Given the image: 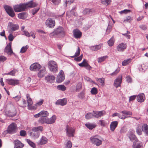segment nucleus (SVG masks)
I'll return each mask as SVG.
<instances>
[{
	"label": "nucleus",
	"instance_id": "nucleus-43",
	"mask_svg": "<svg viewBox=\"0 0 148 148\" xmlns=\"http://www.w3.org/2000/svg\"><path fill=\"white\" fill-rule=\"evenodd\" d=\"M101 3L105 5H109L111 2V0H101Z\"/></svg>",
	"mask_w": 148,
	"mask_h": 148
},
{
	"label": "nucleus",
	"instance_id": "nucleus-15",
	"mask_svg": "<svg viewBox=\"0 0 148 148\" xmlns=\"http://www.w3.org/2000/svg\"><path fill=\"white\" fill-rule=\"evenodd\" d=\"M122 77L121 75H119L114 81V86L116 88L121 86L122 82Z\"/></svg>",
	"mask_w": 148,
	"mask_h": 148
},
{
	"label": "nucleus",
	"instance_id": "nucleus-28",
	"mask_svg": "<svg viewBox=\"0 0 148 148\" xmlns=\"http://www.w3.org/2000/svg\"><path fill=\"white\" fill-rule=\"evenodd\" d=\"M55 79V77L53 75H47L45 77V79L47 82L52 83Z\"/></svg>",
	"mask_w": 148,
	"mask_h": 148
},
{
	"label": "nucleus",
	"instance_id": "nucleus-18",
	"mask_svg": "<svg viewBox=\"0 0 148 148\" xmlns=\"http://www.w3.org/2000/svg\"><path fill=\"white\" fill-rule=\"evenodd\" d=\"M6 82L10 85H15L19 84L18 80L11 79H6Z\"/></svg>",
	"mask_w": 148,
	"mask_h": 148
},
{
	"label": "nucleus",
	"instance_id": "nucleus-48",
	"mask_svg": "<svg viewBox=\"0 0 148 148\" xmlns=\"http://www.w3.org/2000/svg\"><path fill=\"white\" fill-rule=\"evenodd\" d=\"M16 71L15 69H14L10 72L5 73V74L6 75H10L12 76H14L15 74L16 73Z\"/></svg>",
	"mask_w": 148,
	"mask_h": 148
},
{
	"label": "nucleus",
	"instance_id": "nucleus-25",
	"mask_svg": "<svg viewBox=\"0 0 148 148\" xmlns=\"http://www.w3.org/2000/svg\"><path fill=\"white\" fill-rule=\"evenodd\" d=\"M118 124V122L117 121H114L111 122L110 124V130L113 131L117 127Z\"/></svg>",
	"mask_w": 148,
	"mask_h": 148
},
{
	"label": "nucleus",
	"instance_id": "nucleus-57",
	"mask_svg": "<svg viewBox=\"0 0 148 148\" xmlns=\"http://www.w3.org/2000/svg\"><path fill=\"white\" fill-rule=\"evenodd\" d=\"M86 63H87L85 59H84L81 63L79 64L78 65L81 67H84Z\"/></svg>",
	"mask_w": 148,
	"mask_h": 148
},
{
	"label": "nucleus",
	"instance_id": "nucleus-61",
	"mask_svg": "<svg viewBox=\"0 0 148 148\" xmlns=\"http://www.w3.org/2000/svg\"><path fill=\"white\" fill-rule=\"evenodd\" d=\"M82 83L80 82L78 83L77 85L76 90H79L82 88Z\"/></svg>",
	"mask_w": 148,
	"mask_h": 148
},
{
	"label": "nucleus",
	"instance_id": "nucleus-7",
	"mask_svg": "<svg viewBox=\"0 0 148 148\" xmlns=\"http://www.w3.org/2000/svg\"><path fill=\"white\" fill-rule=\"evenodd\" d=\"M75 130V129L74 127H70L68 125L67 126L66 129V135L68 137L74 136Z\"/></svg>",
	"mask_w": 148,
	"mask_h": 148
},
{
	"label": "nucleus",
	"instance_id": "nucleus-22",
	"mask_svg": "<svg viewBox=\"0 0 148 148\" xmlns=\"http://www.w3.org/2000/svg\"><path fill=\"white\" fill-rule=\"evenodd\" d=\"M145 96L143 93L139 94L137 96V100L139 102H142L145 99Z\"/></svg>",
	"mask_w": 148,
	"mask_h": 148
},
{
	"label": "nucleus",
	"instance_id": "nucleus-34",
	"mask_svg": "<svg viewBox=\"0 0 148 148\" xmlns=\"http://www.w3.org/2000/svg\"><path fill=\"white\" fill-rule=\"evenodd\" d=\"M85 118L86 119H89L94 118L93 113L88 112L87 113L85 116Z\"/></svg>",
	"mask_w": 148,
	"mask_h": 148
},
{
	"label": "nucleus",
	"instance_id": "nucleus-9",
	"mask_svg": "<svg viewBox=\"0 0 148 148\" xmlns=\"http://www.w3.org/2000/svg\"><path fill=\"white\" fill-rule=\"evenodd\" d=\"M4 52L8 55H11L12 54L15 55L11 48V42H10L7 45L4 49Z\"/></svg>",
	"mask_w": 148,
	"mask_h": 148
},
{
	"label": "nucleus",
	"instance_id": "nucleus-54",
	"mask_svg": "<svg viewBox=\"0 0 148 148\" xmlns=\"http://www.w3.org/2000/svg\"><path fill=\"white\" fill-rule=\"evenodd\" d=\"M72 147V144L70 140L68 141L67 143L66 144V148H71Z\"/></svg>",
	"mask_w": 148,
	"mask_h": 148
},
{
	"label": "nucleus",
	"instance_id": "nucleus-5",
	"mask_svg": "<svg viewBox=\"0 0 148 148\" xmlns=\"http://www.w3.org/2000/svg\"><path fill=\"white\" fill-rule=\"evenodd\" d=\"M17 129L16 124L14 123H12L8 127L7 131L10 134H13L16 132Z\"/></svg>",
	"mask_w": 148,
	"mask_h": 148
},
{
	"label": "nucleus",
	"instance_id": "nucleus-40",
	"mask_svg": "<svg viewBox=\"0 0 148 148\" xmlns=\"http://www.w3.org/2000/svg\"><path fill=\"white\" fill-rule=\"evenodd\" d=\"M80 50L79 47H77V49L75 53V55L72 56H71V57L72 58H74L75 57L78 56L80 54Z\"/></svg>",
	"mask_w": 148,
	"mask_h": 148
},
{
	"label": "nucleus",
	"instance_id": "nucleus-56",
	"mask_svg": "<svg viewBox=\"0 0 148 148\" xmlns=\"http://www.w3.org/2000/svg\"><path fill=\"white\" fill-rule=\"evenodd\" d=\"M121 113L123 114L131 115L132 114V112L129 111H127L126 110L123 111L121 112Z\"/></svg>",
	"mask_w": 148,
	"mask_h": 148
},
{
	"label": "nucleus",
	"instance_id": "nucleus-14",
	"mask_svg": "<svg viewBox=\"0 0 148 148\" xmlns=\"http://www.w3.org/2000/svg\"><path fill=\"white\" fill-rule=\"evenodd\" d=\"M94 117L95 118H99L105 115L106 114L105 111L104 110L97 111H93Z\"/></svg>",
	"mask_w": 148,
	"mask_h": 148
},
{
	"label": "nucleus",
	"instance_id": "nucleus-8",
	"mask_svg": "<svg viewBox=\"0 0 148 148\" xmlns=\"http://www.w3.org/2000/svg\"><path fill=\"white\" fill-rule=\"evenodd\" d=\"M19 29V26L18 25L14 24L12 22H9L8 26V29L9 31L12 32Z\"/></svg>",
	"mask_w": 148,
	"mask_h": 148
},
{
	"label": "nucleus",
	"instance_id": "nucleus-31",
	"mask_svg": "<svg viewBox=\"0 0 148 148\" xmlns=\"http://www.w3.org/2000/svg\"><path fill=\"white\" fill-rule=\"evenodd\" d=\"M136 132L138 135H140L142 134V126L139 125L136 128Z\"/></svg>",
	"mask_w": 148,
	"mask_h": 148
},
{
	"label": "nucleus",
	"instance_id": "nucleus-27",
	"mask_svg": "<svg viewBox=\"0 0 148 148\" xmlns=\"http://www.w3.org/2000/svg\"><path fill=\"white\" fill-rule=\"evenodd\" d=\"M46 73V71L45 68H44L43 69H41L38 73V75L39 77H44Z\"/></svg>",
	"mask_w": 148,
	"mask_h": 148
},
{
	"label": "nucleus",
	"instance_id": "nucleus-59",
	"mask_svg": "<svg viewBox=\"0 0 148 148\" xmlns=\"http://www.w3.org/2000/svg\"><path fill=\"white\" fill-rule=\"evenodd\" d=\"M40 8H34L32 10V13L33 15L35 14L39 10Z\"/></svg>",
	"mask_w": 148,
	"mask_h": 148
},
{
	"label": "nucleus",
	"instance_id": "nucleus-47",
	"mask_svg": "<svg viewBox=\"0 0 148 148\" xmlns=\"http://www.w3.org/2000/svg\"><path fill=\"white\" fill-rule=\"evenodd\" d=\"M108 58L107 56H103V57L99 58L98 59V62L99 63H101L105 60Z\"/></svg>",
	"mask_w": 148,
	"mask_h": 148
},
{
	"label": "nucleus",
	"instance_id": "nucleus-30",
	"mask_svg": "<svg viewBox=\"0 0 148 148\" xmlns=\"http://www.w3.org/2000/svg\"><path fill=\"white\" fill-rule=\"evenodd\" d=\"M86 126L90 130H92L95 128L96 126L95 124L90 123H87L85 124Z\"/></svg>",
	"mask_w": 148,
	"mask_h": 148
},
{
	"label": "nucleus",
	"instance_id": "nucleus-60",
	"mask_svg": "<svg viewBox=\"0 0 148 148\" xmlns=\"http://www.w3.org/2000/svg\"><path fill=\"white\" fill-rule=\"evenodd\" d=\"M8 39L10 41H12L14 38V37L12 33L10 34L8 36Z\"/></svg>",
	"mask_w": 148,
	"mask_h": 148
},
{
	"label": "nucleus",
	"instance_id": "nucleus-53",
	"mask_svg": "<svg viewBox=\"0 0 148 148\" xmlns=\"http://www.w3.org/2000/svg\"><path fill=\"white\" fill-rule=\"evenodd\" d=\"M114 42V41L112 38H111L108 41V44L110 46H112L113 45Z\"/></svg>",
	"mask_w": 148,
	"mask_h": 148
},
{
	"label": "nucleus",
	"instance_id": "nucleus-58",
	"mask_svg": "<svg viewBox=\"0 0 148 148\" xmlns=\"http://www.w3.org/2000/svg\"><path fill=\"white\" fill-rule=\"evenodd\" d=\"M120 70L118 69H117L113 73L110 74V75L114 76L116 75L117 73L119 72Z\"/></svg>",
	"mask_w": 148,
	"mask_h": 148
},
{
	"label": "nucleus",
	"instance_id": "nucleus-19",
	"mask_svg": "<svg viewBox=\"0 0 148 148\" xmlns=\"http://www.w3.org/2000/svg\"><path fill=\"white\" fill-rule=\"evenodd\" d=\"M26 96L27 100V102L28 103L27 106L28 107V109L29 110H32V107L33 103V102L32 101V99L30 97V95L29 94H27Z\"/></svg>",
	"mask_w": 148,
	"mask_h": 148
},
{
	"label": "nucleus",
	"instance_id": "nucleus-37",
	"mask_svg": "<svg viewBox=\"0 0 148 148\" xmlns=\"http://www.w3.org/2000/svg\"><path fill=\"white\" fill-rule=\"evenodd\" d=\"M131 59L130 58L124 60L122 62V65L123 66L127 65L131 62Z\"/></svg>",
	"mask_w": 148,
	"mask_h": 148
},
{
	"label": "nucleus",
	"instance_id": "nucleus-55",
	"mask_svg": "<svg viewBox=\"0 0 148 148\" xmlns=\"http://www.w3.org/2000/svg\"><path fill=\"white\" fill-rule=\"evenodd\" d=\"M28 47L27 45H26L25 47H22L21 50L20 52L21 53H24L27 50Z\"/></svg>",
	"mask_w": 148,
	"mask_h": 148
},
{
	"label": "nucleus",
	"instance_id": "nucleus-11",
	"mask_svg": "<svg viewBox=\"0 0 148 148\" xmlns=\"http://www.w3.org/2000/svg\"><path fill=\"white\" fill-rule=\"evenodd\" d=\"M45 25L47 27L53 28L55 25V21L51 18H49L46 20Z\"/></svg>",
	"mask_w": 148,
	"mask_h": 148
},
{
	"label": "nucleus",
	"instance_id": "nucleus-10",
	"mask_svg": "<svg viewBox=\"0 0 148 148\" xmlns=\"http://www.w3.org/2000/svg\"><path fill=\"white\" fill-rule=\"evenodd\" d=\"M4 8L10 16L11 17H14V16L15 13L12 8L7 5H4Z\"/></svg>",
	"mask_w": 148,
	"mask_h": 148
},
{
	"label": "nucleus",
	"instance_id": "nucleus-38",
	"mask_svg": "<svg viewBox=\"0 0 148 148\" xmlns=\"http://www.w3.org/2000/svg\"><path fill=\"white\" fill-rule=\"evenodd\" d=\"M148 67L147 66L145 65L144 64H143L140 66L139 69L140 71H144L147 69Z\"/></svg>",
	"mask_w": 148,
	"mask_h": 148
},
{
	"label": "nucleus",
	"instance_id": "nucleus-2",
	"mask_svg": "<svg viewBox=\"0 0 148 148\" xmlns=\"http://www.w3.org/2000/svg\"><path fill=\"white\" fill-rule=\"evenodd\" d=\"M90 139L91 142L93 144L98 146L101 145L103 139L99 136L96 135L91 137Z\"/></svg>",
	"mask_w": 148,
	"mask_h": 148
},
{
	"label": "nucleus",
	"instance_id": "nucleus-23",
	"mask_svg": "<svg viewBox=\"0 0 148 148\" xmlns=\"http://www.w3.org/2000/svg\"><path fill=\"white\" fill-rule=\"evenodd\" d=\"M128 137L130 140L132 141L137 142L138 141L135 135L131 132H129Z\"/></svg>",
	"mask_w": 148,
	"mask_h": 148
},
{
	"label": "nucleus",
	"instance_id": "nucleus-51",
	"mask_svg": "<svg viewBox=\"0 0 148 148\" xmlns=\"http://www.w3.org/2000/svg\"><path fill=\"white\" fill-rule=\"evenodd\" d=\"M132 17L130 16H128L124 20V22H130L132 20Z\"/></svg>",
	"mask_w": 148,
	"mask_h": 148
},
{
	"label": "nucleus",
	"instance_id": "nucleus-63",
	"mask_svg": "<svg viewBox=\"0 0 148 148\" xmlns=\"http://www.w3.org/2000/svg\"><path fill=\"white\" fill-rule=\"evenodd\" d=\"M83 57L82 54L80 56L76 58H75L74 59L76 61H80Z\"/></svg>",
	"mask_w": 148,
	"mask_h": 148
},
{
	"label": "nucleus",
	"instance_id": "nucleus-45",
	"mask_svg": "<svg viewBox=\"0 0 148 148\" xmlns=\"http://www.w3.org/2000/svg\"><path fill=\"white\" fill-rule=\"evenodd\" d=\"M74 0H68V1L66 0L64 3V6L65 7H66L67 6V4L68 5H70L71 3L74 2Z\"/></svg>",
	"mask_w": 148,
	"mask_h": 148
},
{
	"label": "nucleus",
	"instance_id": "nucleus-36",
	"mask_svg": "<svg viewBox=\"0 0 148 148\" xmlns=\"http://www.w3.org/2000/svg\"><path fill=\"white\" fill-rule=\"evenodd\" d=\"M40 116L41 117H45L48 115V112L45 111H42L40 112Z\"/></svg>",
	"mask_w": 148,
	"mask_h": 148
},
{
	"label": "nucleus",
	"instance_id": "nucleus-44",
	"mask_svg": "<svg viewBox=\"0 0 148 148\" xmlns=\"http://www.w3.org/2000/svg\"><path fill=\"white\" fill-rule=\"evenodd\" d=\"M92 12V10L89 8H86L84 10L83 12L84 14H89Z\"/></svg>",
	"mask_w": 148,
	"mask_h": 148
},
{
	"label": "nucleus",
	"instance_id": "nucleus-6",
	"mask_svg": "<svg viewBox=\"0 0 148 148\" xmlns=\"http://www.w3.org/2000/svg\"><path fill=\"white\" fill-rule=\"evenodd\" d=\"M14 9L16 12H19L25 11L26 10V6L24 3H21L14 6Z\"/></svg>",
	"mask_w": 148,
	"mask_h": 148
},
{
	"label": "nucleus",
	"instance_id": "nucleus-26",
	"mask_svg": "<svg viewBox=\"0 0 148 148\" xmlns=\"http://www.w3.org/2000/svg\"><path fill=\"white\" fill-rule=\"evenodd\" d=\"M56 119V116L53 115L50 118H47V124H51L54 123Z\"/></svg>",
	"mask_w": 148,
	"mask_h": 148
},
{
	"label": "nucleus",
	"instance_id": "nucleus-49",
	"mask_svg": "<svg viewBox=\"0 0 148 148\" xmlns=\"http://www.w3.org/2000/svg\"><path fill=\"white\" fill-rule=\"evenodd\" d=\"M90 92L92 95H96L97 93V88L95 87H93L91 89Z\"/></svg>",
	"mask_w": 148,
	"mask_h": 148
},
{
	"label": "nucleus",
	"instance_id": "nucleus-62",
	"mask_svg": "<svg viewBox=\"0 0 148 148\" xmlns=\"http://www.w3.org/2000/svg\"><path fill=\"white\" fill-rule=\"evenodd\" d=\"M126 81L128 83H131L132 82V78L129 76H127L126 78Z\"/></svg>",
	"mask_w": 148,
	"mask_h": 148
},
{
	"label": "nucleus",
	"instance_id": "nucleus-42",
	"mask_svg": "<svg viewBox=\"0 0 148 148\" xmlns=\"http://www.w3.org/2000/svg\"><path fill=\"white\" fill-rule=\"evenodd\" d=\"M101 48V46L100 45L91 47L90 48L93 51H97Z\"/></svg>",
	"mask_w": 148,
	"mask_h": 148
},
{
	"label": "nucleus",
	"instance_id": "nucleus-21",
	"mask_svg": "<svg viewBox=\"0 0 148 148\" xmlns=\"http://www.w3.org/2000/svg\"><path fill=\"white\" fill-rule=\"evenodd\" d=\"M26 6V9L28 8H33L36 6L37 4L35 2H33V1L31 0L26 3H24Z\"/></svg>",
	"mask_w": 148,
	"mask_h": 148
},
{
	"label": "nucleus",
	"instance_id": "nucleus-46",
	"mask_svg": "<svg viewBox=\"0 0 148 148\" xmlns=\"http://www.w3.org/2000/svg\"><path fill=\"white\" fill-rule=\"evenodd\" d=\"M27 142L28 143V144L32 147L34 148L35 147V144L31 141L30 140L27 139L26 140Z\"/></svg>",
	"mask_w": 148,
	"mask_h": 148
},
{
	"label": "nucleus",
	"instance_id": "nucleus-1",
	"mask_svg": "<svg viewBox=\"0 0 148 148\" xmlns=\"http://www.w3.org/2000/svg\"><path fill=\"white\" fill-rule=\"evenodd\" d=\"M43 130V127L41 126L33 127L29 135L32 138H38L40 135V132H42Z\"/></svg>",
	"mask_w": 148,
	"mask_h": 148
},
{
	"label": "nucleus",
	"instance_id": "nucleus-39",
	"mask_svg": "<svg viewBox=\"0 0 148 148\" xmlns=\"http://www.w3.org/2000/svg\"><path fill=\"white\" fill-rule=\"evenodd\" d=\"M57 89L62 91H64L66 90V87L63 85H59L57 87Z\"/></svg>",
	"mask_w": 148,
	"mask_h": 148
},
{
	"label": "nucleus",
	"instance_id": "nucleus-13",
	"mask_svg": "<svg viewBox=\"0 0 148 148\" xmlns=\"http://www.w3.org/2000/svg\"><path fill=\"white\" fill-rule=\"evenodd\" d=\"M41 66L38 63H35L32 64L30 66V70L32 71H37L40 69Z\"/></svg>",
	"mask_w": 148,
	"mask_h": 148
},
{
	"label": "nucleus",
	"instance_id": "nucleus-24",
	"mask_svg": "<svg viewBox=\"0 0 148 148\" xmlns=\"http://www.w3.org/2000/svg\"><path fill=\"white\" fill-rule=\"evenodd\" d=\"M14 143V148H22L24 146L23 144L18 140L15 141Z\"/></svg>",
	"mask_w": 148,
	"mask_h": 148
},
{
	"label": "nucleus",
	"instance_id": "nucleus-35",
	"mask_svg": "<svg viewBox=\"0 0 148 148\" xmlns=\"http://www.w3.org/2000/svg\"><path fill=\"white\" fill-rule=\"evenodd\" d=\"M38 122L42 124L46 123L47 121V118L46 117H41L38 120Z\"/></svg>",
	"mask_w": 148,
	"mask_h": 148
},
{
	"label": "nucleus",
	"instance_id": "nucleus-50",
	"mask_svg": "<svg viewBox=\"0 0 148 148\" xmlns=\"http://www.w3.org/2000/svg\"><path fill=\"white\" fill-rule=\"evenodd\" d=\"M130 12H131L130 10L125 9L119 12V13L121 14H127V13H130Z\"/></svg>",
	"mask_w": 148,
	"mask_h": 148
},
{
	"label": "nucleus",
	"instance_id": "nucleus-4",
	"mask_svg": "<svg viewBox=\"0 0 148 148\" xmlns=\"http://www.w3.org/2000/svg\"><path fill=\"white\" fill-rule=\"evenodd\" d=\"M48 66L49 69L52 72L56 73L58 70L57 63L53 60L49 61L48 63Z\"/></svg>",
	"mask_w": 148,
	"mask_h": 148
},
{
	"label": "nucleus",
	"instance_id": "nucleus-41",
	"mask_svg": "<svg viewBox=\"0 0 148 148\" xmlns=\"http://www.w3.org/2000/svg\"><path fill=\"white\" fill-rule=\"evenodd\" d=\"M142 145V143L141 142H138L137 143H134V144L133 145V148H140Z\"/></svg>",
	"mask_w": 148,
	"mask_h": 148
},
{
	"label": "nucleus",
	"instance_id": "nucleus-33",
	"mask_svg": "<svg viewBox=\"0 0 148 148\" xmlns=\"http://www.w3.org/2000/svg\"><path fill=\"white\" fill-rule=\"evenodd\" d=\"M27 16V14L26 12L21 13L18 14V18L22 19H25L26 18Z\"/></svg>",
	"mask_w": 148,
	"mask_h": 148
},
{
	"label": "nucleus",
	"instance_id": "nucleus-29",
	"mask_svg": "<svg viewBox=\"0 0 148 148\" xmlns=\"http://www.w3.org/2000/svg\"><path fill=\"white\" fill-rule=\"evenodd\" d=\"M142 130L145 135L148 136V125L146 124H144L142 126Z\"/></svg>",
	"mask_w": 148,
	"mask_h": 148
},
{
	"label": "nucleus",
	"instance_id": "nucleus-20",
	"mask_svg": "<svg viewBox=\"0 0 148 148\" xmlns=\"http://www.w3.org/2000/svg\"><path fill=\"white\" fill-rule=\"evenodd\" d=\"M74 37L75 38H80L82 36V33L78 29H74L73 31Z\"/></svg>",
	"mask_w": 148,
	"mask_h": 148
},
{
	"label": "nucleus",
	"instance_id": "nucleus-17",
	"mask_svg": "<svg viewBox=\"0 0 148 148\" xmlns=\"http://www.w3.org/2000/svg\"><path fill=\"white\" fill-rule=\"evenodd\" d=\"M67 100L66 98H63L62 99H59L57 100L55 104L56 105H59L64 106L66 105L67 103Z\"/></svg>",
	"mask_w": 148,
	"mask_h": 148
},
{
	"label": "nucleus",
	"instance_id": "nucleus-3",
	"mask_svg": "<svg viewBox=\"0 0 148 148\" xmlns=\"http://www.w3.org/2000/svg\"><path fill=\"white\" fill-rule=\"evenodd\" d=\"M65 35V32L64 28L62 27L59 26L55 29L49 35L51 38H53L56 36V35H59L63 36Z\"/></svg>",
	"mask_w": 148,
	"mask_h": 148
},
{
	"label": "nucleus",
	"instance_id": "nucleus-12",
	"mask_svg": "<svg viewBox=\"0 0 148 148\" xmlns=\"http://www.w3.org/2000/svg\"><path fill=\"white\" fill-rule=\"evenodd\" d=\"M65 79V76L64 75L63 71L61 70H60L59 74H58L56 82L58 83H60Z\"/></svg>",
	"mask_w": 148,
	"mask_h": 148
},
{
	"label": "nucleus",
	"instance_id": "nucleus-16",
	"mask_svg": "<svg viewBox=\"0 0 148 148\" xmlns=\"http://www.w3.org/2000/svg\"><path fill=\"white\" fill-rule=\"evenodd\" d=\"M127 45L125 43H122L116 47L118 51H123L126 48Z\"/></svg>",
	"mask_w": 148,
	"mask_h": 148
},
{
	"label": "nucleus",
	"instance_id": "nucleus-64",
	"mask_svg": "<svg viewBox=\"0 0 148 148\" xmlns=\"http://www.w3.org/2000/svg\"><path fill=\"white\" fill-rule=\"evenodd\" d=\"M20 135L22 136H24L26 134V132L25 130H21L20 132Z\"/></svg>",
	"mask_w": 148,
	"mask_h": 148
},
{
	"label": "nucleus",
	"instance_id": "nucleus-32",
	"mask_svg": "<svg viewBox=\"0 0 148 148\" xmlns=\"http://www.w3.org/2000/svg\"><path fill=\"white\" fill-rule=\"evenodd\" d=\"M47 142V139L44 136H42L40 140L39 144L41 145L45 144Z\"/></svg>",
	"mask_w": 148,
	"mask_h": 148
},
{
	"label": "nucleus",
	"instance_id": "nucleus-52",
	"mask_svg": "<svg viewBox=\"0 0 148 148\" xmlns=\"http://www.w3.org/2000/svg\"><path fill=\"white\" fill-rule=\"evenodd\" d=\"M97 81L100 83V84L103 86L104 85V79L103 78H101L98 79Z\"/></svg>",
	"mask_w": 148,
	"mask_h": 148
}]
</instances>
